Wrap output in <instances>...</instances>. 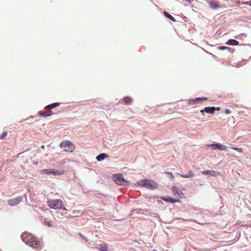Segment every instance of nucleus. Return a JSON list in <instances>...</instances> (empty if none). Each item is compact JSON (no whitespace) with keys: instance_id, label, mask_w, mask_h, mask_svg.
Listing matches in <instances>:
<instances>
[{"instance_id":"nucleus-13","label":"nucleus","mask_w":251,"mask_h":251,"mask_svg":"<svg viewBox=\"0 0 251 251\" xmlns=\"http://www.w3.org/2000/svg\"><path fill=\"white\" fill-rule=\"evenodd\" d=\"M161 199L165 201L171 202L172 203H175V202L180 201L179 200L175 199L172 198L170 197H162L161 198Z\"/></svg>"},{"instance_id":"nucleus-23","label":"nucleus","mask_w":251,"mask_h":251,"mask_svg":"<svg viewBox=\"0 0 251 251\" xmlns=\"http://www.w3.org/2000/svg\"><path fill=\"white\" fill-rule=\"evenodd\" d=\"M51 169H44L41 171L42 174H51Z\"/></svg>"},{"instance_id":"nucleus-30","label":"nucleus","mask_w":251,"mask_h":251,"mask_svg":"<svg viewBox=\"0 0 251 251\" xmlns=\"http://www.w3.org/2000/svg\"><path fill=\"white\" fill-rule=\"evenodd\" d=\"M225 113L227 114H230L231 113V111L228 109H226L225 110Z\"/></svg>"},{"instance_id":"nucleus-15","label":"nucleus","mask_w":251,"mask_h":251,"mask_svg":"<svg viewBox=\"0 0 251 251\" xmlns=\"http://www.w3.org/2000/svg\"><path fill=\"white\" fill-rule=\"evenodd\" d=\"M226 44L230 46H238L239 45V42L234 39H230L228 40Z\"/></svg>"},{"instance_id":"nucleus-11","label":"nucleus","mask_w":251,"mask_h":251,"mask_svg":"<svg viewBox=\"0 0 251 251\" xmlns=\"http://www.w3.org/2000/svg\"><path fill=\"white\" fill-rule=\"evenodd\" d=\"M216 109L214 107H205L203 109L201 110V112H205L209 114H214Z\"/></svg>"},{"instance_id":"nucleus-14","label":"nucleus","mask_w":251,"mask_h":251,"mask_svg":"<svg viewBox=\"0 0 251 251\" xmlns=\"http://www.w3.org/2000/svg\"><path fill=\"white\" fill-rule=\"evenodd\" d=\"M97 249L100 251H108V247L105 243L99 244L97 247Z\"/></svg>"},{"instance_id":"nucleus-2","label":"nucleus","mask_w":251,"mask_h":251,"mask_svg":"<svg viewBox=\"0 0 251 251\" xmlns=\"http://www.w3.org/2000/svg\"><path fill=\"white\" fill-rule=\"evenodd\" d=\"M137 184L139 186L144 187L150 190H155L158 187V184L154 181L151 179H145L138 181Z\"/></svg>"},{"instance_id":"nucleus-32","label":"nucleus","mask_w":251,"mask_h":251,"mask_svg":"<svg viewBox=\"0 0 251 251\" xmlns=\"http://www.w3.org/2000/svg\"><path fill=\"white\" fill-rule=\"evenodd\" d=\"M244 4H249V2H243Z\"/></svg>"},{"instance_id":"nucleus-4","label":"nucleus","mask_w":251,"mask_h":251,"mask_svg":"<svg viewBox=\"0 0 251 251\" xmlns=\"http://www.w3.org/2000/svg\"><path fill=\"white\" fill-rule=\"evenodd\" d=\"M60 147L64 151L72 152L75 149V146L71 142L68 140H64L60 144Z\"/></svg>"},{"instance_id":"nucleus-7","label":"nucleus","mask_w":251,"mask_h":251,"mask_svg":"<svg viewBox=\"0 0 251 251\" xmlns=\"http://www.w3.org/2000/svg\"><path fill=\"white\" fill-rule=\"evenodd\" d=\"M22 201L20 197H17L9 200L8 204L10 206H15L18 204Z\"/></svg>"},{"instance_id":"nucleus-8","label":"nucleus","mask_w":251,"mask_h":251,"mask_svg":"<svg viewBox=\"0 0 251 251\" xmlns=\"http://www.w3.org/2000/svg\"><path fill=\"white\" fill-rule=\"evenodd\" d=\"M210 7L212 9H217L221 7L219 2L217 0H209L208 1Z\"/></svg>"},{"instance_id":"nucleus-24","label":"nucleus","mask_w":251,"mask_h":251,"mask_svg":"<svg viewBox=\"0 0 251 251\" xmlns=\"http://www.w3.org/2000/svg\"><path fill=\"white\" fill-rule=\"evenodd\" d=\"M7 132L5 131V132H3L0 135V139L1 140H4L5 139V137L6 136H7Z\"/></svg>"},{"instance_id":"nucleus-25","label":"nucleus","mask_w":251,"mask_h":251,"mask_svg":"<svg viewBox=\"0 0 251 251\" xmlns=\"http://www.w3.org/2000/svg\"><path fill=\"white\" fill-rule=\"evenodd\" d=\"M232 150H234V151H238L240 152H243V150L242 148H237V147H233V148H231Z\"/></svg>"},{"instance_id":"nucleus-9","label":"nucleus","mask_w":251,"mask_h":251,"mask_svg":"<svg viewBox=\"0 0 251 251\" xmlns=\"http://www.w3.org/2000/svg\"><path fill=\"white\" fill-rule=\"evenodd\" d=\"M207 100V98L206 97L197 98L195 99H190L188 101V103L191 105L194 104L196 103H200L203 100Z\"/></svg>"},{"instance_id":"nucleus-5","label":"nucleus","mask_w":251,"mask_h":251,"mask_svg":"<svg viewBox=\"0 0 251 251\" xmlns=\"http://www.w3.org/2000/svg\"><path fill=\"white\" fill-rule=\"evenodd\" d=\"M112 178L114 181L119 185L123 184L125 181L124 178V175L122 174L114 175L113 176Z\"/></svg>"},{"instance_id":"nucleus-1","label":"nucleus","mask_w":251,"mask_h":251,"mask_svg":"<svg viewBox=\"0 0 251 251\" xmlns=\"http://www.w3.org/2000/svg\"><path fill=\"white\" fill-rule=\"evenodd\" d=\"M23 241L29 246L38 249L40 247V243L37 241L35 237L33 236L30 233H24L22 235Z\"/></svg>"},{"instance_id":"nucleus-16","label":"nucleus","mask_w":251,"mask_h":251,"mask_svg":"<svg viewBox=\"0 0 251 251\" xmlns=\"http://www.w3.org/2000/svg\"><path fill=\"white\" fill-rule=\"evenodd\" d=\"M178 175L183 178H192L195 176L194 173L192 171H189L188 173L186 175Z\"/></svg>"},{"instance_id":"nucleus-12","label":"nucleus","mask_w":251,"mask_h":251,"mask_svg":"<svg viewBox=\"0 0 251 251\" xmlns=\"http://www.w3.org/2000/svg\"><path fill=\"white\" fill-rule=\"evenodd\" d=\"M201 174L202 175H210L214 176L220 175L219 172L211 170L203 171L201 172Z\"/></svg>"},{"instance_id":"nucleus-10","label":"nucleus","mask_w":251,"mask_h":251,"mask_svg":"<svg viewBox=\"0 0 251 251\" xmlns=\"http://www.w3.org/2000/svg\"><path fill=\"white\" fill-rule=\"evenodd\" d=\"M214 150L219 149L221 151H225L226 150V147L220 143H215L210 145Z\"/></svg>"},{"instance_id":"nucleus-20","label":"nucleus","mask_w":251,"mask_h":251,"mask_svg":"<svg viewBox=\"0 0 251 251\" xmlns=\"http://www.w3.org/2000/svg\"><path fill=\"white\" fill-rule=\"evenodd\" d=\"M163 14L165 17H166L167 18L169 19L172 21L176 22L175 18L174 17H173L172 15H171L170 14H169L168 12L164 11Z\"/></svg>"},{"instance_id":"nucleus-17","label":"nucleus","mask_w":251,"mask_h":251,"mask_svg":"<svg viewBox=\"0 0 251 251\" xmlns=\"http://www.w3.org/2000/svg\"><path fill=\"white\" fill-rule=\"evenodd\" d=\"M60 103L59 102H55L46 106L45 108V109H50L54 108L56 107L59 106Z\"/></svg>"},{"instance_id":"nucleus-3","label":"nucleus","mask_w":251,"mask_h":251,"mask_svg":"<svg viewBox=\"0 0 251 251\" xmlns=\"http://www.w3.org/2000/svg\"><path fill=\"white\" fill-rule=\"evenodd\" d=\"M48 206L52 209H60L66 210L65 207H63V202L61 200H49L47 202Z\"/></svg>"},{"instance_id":"nucleus-26","label":"nucleus","mask_w":251,"mask_h":251,"mask_svg":"<svg viewBox=\"0 0 251 251\" xmlns=\"http://www.w3.org/2000/svg\"><path fill=\"white\" fill-rule=\"evenodd\" d=\"M132 99L128 97H126V104H130L132 102Z\"/></svg>"},{"instance_id":"nucleus-27","label":"nucleus","mask_w":251,"mask_h":251,"mask_svg":"<svg viewBox=\"0 0 251 251\" xmlns=\"http://www.w3.org/2000/svg\"><path fill=\"white\" fill-rule=\"evenodd\" d=\"M217 48L220 50H226V49H228L227 47L225 46H219Z\"/></svg>"},{"instance_id":"nucleus-18","label":"nucleus","mask_w":251,"mask_h":251,"mask_svg":"<svg viewBox=\"0 0 251 251\" xmlns=\"http://www.w3.org/2000/svg\"><path fill=\"white\" fill-rule=\"evenodd\" d=\"M107 157V154H106L105 153H101L96 157V159L98 161H100Z\"/></svg>"},{"instance_id":"nucleus-31","label":"nucleus","mask_w":251,"mask_h":251,"mask_svg":"<svg viewBox=\"0 0 251 251\" xmlns=\"http://www.w3.org/2000/svg\"><path fill=\"white\" fill-rule=\"evenodd\" d=\"M79 235H80V236L81 237V238H82L83 239L86 240V238H85V237H84L83 235H82L81 234H80H80H79Z\"/></svg>"},{"instance_id":"nucleus-29","label":"nucleus","mask_w":251,"mask_h":251,"mask_svg":"<svg viewBox=\"0 0 251 251\" xmlns=\"http://www.w3.org/2000/svg\"><path fill=\"white\" fill-rule=\"evenodd\" d=\"M228 49H226V50H227L229 51H230L231 52H234V49L230 48H229V47H228Z\"/></svg>"},{"instance_id":"nucleus-6","label":"nucleus","mask_w":251,"mask_h":251,"mask_svg":"<svg viewBox=\"0 0 251 251\" xmlns=\"http://www.w3.org/2000/svg\"><path fill=\"white\" fill-rule=\"evenodd\" d=\"M172 191L173 195L175 196H177L179 198H183L184 197V193L176 186H173L172 187Z\"/></svg>"},{"instance_id":"nucleus-28","label":"nucleus","mask_w":251,"mask_h":251,"mask_svg":"<svg viewBox=\"0 0 251 251\" xmlns=\"http://www.w3.org/2000/svg\"><path fill=\"white\" fill-rule=\"evenodd\" d=\"M166 174H168L170 175V177L172 179H174V176L173 175V174L171 173H169V172H166L165 173Z\"/></svg>"},{"instance_id":"nucleus-33","label":"nucleus","mask_w":251,"mask_h":251,"mask_svg":"<svg viewBox=\"0 0 251 251\" xmlns=\"http://www.w3.org/2000/svg\"><path fill=\"white\" fill-rule=\"evenodd\" d=\"M217 110H220V108L219 107H217Z\"/></svg>"},{"instance_id":"nucleus-19","label":"nucleus","mask_w":251,"mask_h":251,"mask_svg":"<svg viewBox=\"0 0 251 251\" xmlns=\"http://www.w3.org/2000/svg\"><path fill=\"white\" fill-rule=\"evenodd\" d=\"M63 171H53L51 170V174L54 176H59L64 174Z\"/></svg>"},{"instance_id":"nucleus-22","label":"nucleus","mask_w":251,"mask_h":251,"mask_svg":"<svg viewBox=\"0 0 251 251\" xmlns=\"http://www.w3.org/2000/svg\"><path fill=\"white\" fill-rule=\"evenodd\" d=\"M44 223L48 226L50 227L52 226L51 222L48 219H45Z\"/></svg>"},{"instance_id":"nucleus-21","label":"nucleus","mask_w":251,"mask_h":251,"mask_svg":"<svg viewBox=\"0 0 251 251\" xmlns=\"http://www.w3.org/2000/svg\"><path fill=\"white\" fill-rule=\"evenodd\" d=\"M39 114L40 116H42V117H48V116L51 115H52V112H49L47 113H45L44 112L40 111L39 112Z\"/></svg>"}]
</instances>
